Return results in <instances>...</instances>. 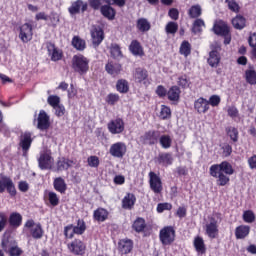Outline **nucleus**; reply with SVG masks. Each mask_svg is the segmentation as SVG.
<instances>
[{"mask_svg": "<svg viewBox=\"0 0 256 256\" xmlns=\"http://www.w3.org/2000/svg\"><path fill=\"white\" fill-rule=\"evenodd\" d=\"M19 38L22 43H29L33 39V25L30 23H25L20 26Z\"/></svg>", "mask_w": 256, "mask_h": 256, "instance_id": "9d476101", "label": "nucleus"}, {"mask_svg": "<svg viewBox=\"0 0 256 256\" xmlns=\"http://www.w3.org/2000/svg\"><path fill=\"white\" fill-rule=\"evenodd\" d=\"M87 163H88L89 167L97 168V167H99V157L90 156L87 159Z\"/></svg>", "mask_w": 256, "mask_h": 256, "instance_id": "052dcab7", "label": "nucleus"}, {"mask_svg": "<svg viewBox=\"0 0 256 256\" xmlns=\"http://www.w3.org/2000/svg\"><path fill=\"white\" fill-rule=\"evenodd\" d=\"M217 215L210 216L205 224L206 235L210 239H216L219 235V220Z\"/></svg>", "mask_w": 256, "mask_h": 256, "instance_id": "20e7f679", "label": "nucleus"}, {"mask_svg": "<svg viewBox=\"0 0 256 256\" xmlns=\"http://www.w3.org/2000/svg\"><path fill=\"white\" fill-rule=\"evenodd\" d=\"M179 29V25L176 22H168L165 31L170 35H175Z\"/></svg>", "mask_w": 256, "mask_h": 256, "instance_id": "8fccbe9b", "label": "nucleus"}, {"mask_svg": "<svg viewBox=\"0 0 256 256\" xmlns=\"http://www.w3.org/2000/svg\"><path fill=\"white\" fill-rule=\"evenodd\" d=\"M228 115L229 117H232V119H235V117H239V110L235 106H231L228 108Z\"/></svg>", "mask_w": 256, "mask_h": 256, "instance_id": "69168bd1", "label": "nucleus"}, {"mask_svg": "<svg viewBox=\"0 0 256 256\" xmlns=\"http://www.w3.org/2000/svg\"><path fill=\"white\" fill-rule=\"evenodd\" d=\"M136 27L141 33H146V31L151 29V23L147 18H140L137 20Z\"/></svg>", "mask_w": 256, "mask_h": 256, "instance_id": "7c9ffc66", "label": "nucleus"}, {"mask_svg": "<svg viewBox=\"0 0 256 256\" xmlns=\"http://www.w3.org/2000/svg\"><path fill=\"white\" fill-rule=\"evenodd\" d=\"M54 189L59 193H65V191H67V184L65 183V180L61 177L56 178L54 180Z\"/></svg>", "mask_w": 256, "mask_h": 256, "instance_id": "4c0bfd02", "label": "nucleus"}, {"mask_svg": "<svg viewBox=\"0 0 256 256\" xmlns=\"http://www.w3.org/2000/svg\"><path fill=\"white\" fill-rule=\"evenodd\" d=\"M133 229L136 230L137 233H141V231H144L146 224L145 219L143 218H137L133 223Z\"/></svg>", "mask_w": 256, "mask_h": 256, "instance_id": "c03bdc74", "label": "nucleus"}, {"mask_svg": "<svg viewBox=\"0 0 256 256\" xmlns=\"http://www.w3.org/2000/svg\"><path fill=\"white\" fill-rule=\"evenodd\" d=\"M145 145H155L159 141V132L158 131H149L141 137Z\"/></svg>", "mask_w": 256, "mask_h": 256, "instance_id": "412c9836", "label": "nucleus"}, {"mask_svg": "<svg viewBox=\"0 0 256 256\" xmlns=\"http://www.w3.org/2000/svg\"><path fill=\"white\" fill-rule=\"evenodd\" d=\"M211 51L209 53L208 65L210 67H218L221 61V56H219V52L221 51V44L219 42H214L211 45Z\"/></svg>", "mask_w": 256, "mask_h": 256, "instance_id": "423d86ee", "label": "nucleus"}, {"mask_svg": "<svg viewBox=\"0 0 256 256\" xmlns=\"http://www.w3.org/2000/svg\"><path fill=\"white\" fill-rule=\"evenodd\" d=\"M26 229H29L33 239H41L43 237V228L41 224L35 223L33 220H28L25 223Z\"/></svg>", "mask_w": 256, "mask_h": 256, "instance_id": "6e6552de", "label": "nucleus"}, {"mask_svg": "<svg viewBox=\"0 0 256 256\" xmlns=\"http://www.w3.org/2000/svg\"><path fill=\"white\" fill-rule=\"evenodd\" d=\"M175 237V228H173V226H165L159 232L160 243L164 247L173 245V243H175Z\"/></svg>", "mask_w": 256, "mask_h": 256, "instance_id": "7ed1b4c3", "label": "nucleus"}, {"mask_svg": "<svg viewBox=\"0 0 256 256\" xmlns=\"http://www.w3.org/2000/svg\"><path fill=\"white\" fill-rule=\"evenodd\" d=\"M105 69L109 75L117 77V75L122 71V66L119 63H108L106 64Z\"/></svg>", "mask_w": 256, "mask_h": 256, "instance_id": "bb28decb", "label": "nucleus"}, {"mask_svg": "<svg viewBox=\"0 0 256 256\" xmlns=\"http://www.w3.org/2000/svg\"><path fill=\"white\" fill-rule=\"evenodd\" d=\"M251 232V227L248 225H240L235 229V237L236 239H245V237L249 236Z\"/></svg>", "mask_w": 256, "mask_h": 256, "instance_id": "a878e982", "label": "nucleus"}, {"mask_svg": "<svg viewBox=\"0 0 256 256\" xmlns=\"http://www.w3.org/2000/svg\"><path fill=\"white\" fill-rule=\"evenodd\" d=\"M47 103L50 107H57L61 103V98L57 95H50L47 99Z\"/></svg>", "mask_w": 256, "mask_h": 256, "instance_id": "3c124183", "label": "nucleus"}, {"mask_svg": "<svg viewBox=\"0 0 256 256\" xmlns=\"http://www.w3.org/2000/svg\"><path fill=\"white\" fill-rule=\"evenodd\" d=\"M64 235L66 239H73V236L75 235V229L73 224H70L64 228Z\"/></svg>", "mask_w": 256, "mask_h": 256, "instance_id": "13d9d810", "label": "nucleus"}, {"mask_svg": "<svg viewBox=\"0 0 256 256\" xmlns=\"http://www.w3.org/2000/svg\"><path fill=\"white\" fill-rule=\"evenodd\" d=\"M116 89L119 93H127L129 91V82L127 80H118L116 84Z\"/></svg>", "mask_w": 256, "mask_h": 256, "instance_id": "37998d69", "label": "nucleus"}, {"mask_svg": "<svg viewBox=\"0 0 256 256\" xmlns=\"http://www.w3.org/2000/svg\"><path fill=\"white\" fill-rule=\"evenodd\" d=\"M31 143H33V139H31V133L26 132L22 134L20 140V147L23 150V157H27V151L31 148Z\"/></svg>", "mask_w": 256, "mask_h": 256, "instance_id": "dca6fc26", "label": "nucleus"}, {"mask_svg": "<svg viewBox=\"0 0 256 256\" xmlns=\"http://www.w3.org/2000/svg\"><path fill=\"white\" fill-rule=\"evenodd\" d=\"M6 225H7V216H5L3 213H0V232L5 229Z\"/></svg>", "mask_w": 256, "mask_h": 256, "instance_id": "338daca9", "label": "nucleus"}, {"mask_svg": "<svg viewBox=\"0 0 256 256\" xmlns=\"http://www.w3.org/2000/svg\"><path fill=\"white\" fill-rule=\"evenodd\" d=\"M159 117L161 119H169V117H171V109L165 105H162Z\"/></svg>", "mask_w": 256, "mask_h": 256, "instance_id": "4d7b16f0", "label": "nucleus"}, {"mask_svg": "<svg viewBox=\"0 0 256 256\" xmlns=\"http://www.w3.org/2000/svg\"><path fill=\"white\" fill-rule=\"evenodd\" d=\"M149 183L150 188L154 193H161V191H163V183L161 182V178L155 174V172L149 173Z\"/></svg>", "mask_w": 256, "mask_h": 256, "instance_id": "ddd939ff", "label": "nucleus"}, {"mask_svg": "<svg viewBox=\"0 0 256 256\" xmlns=\"http://www.w3.org/2000/svg\"><path fill=\"white\" fill-rule=\"evenodd\" d=\"M92 43L95 47H99L105 39L103 29L101 27L94 26L91 30Z\"/></svg>", "mask_w": 256, "mask_h": 256, "instance_id": "2eb2a0df", "label": "nucleus"}, {"mask_svg": "<svg viewBox=\"0 0 256 256\" xmlns=\"http://www.w3.org/2000/svg\"><path fill=\"white\" fill-rule=\"evenodd\" d=\"M107 104L108 105H115V103H117V101H119V95L117 94H109L107 96Z\"/></svg>", "mask_w": 256, "mask_h": 256, "instance_id": "e2e57ef3", "label": "nucleus"}, {"mask_svg": "<svg viewBox=\"0 0 256 256\" xmlns=\"http://www.w3.org/2000/svg\"><path fill=\"white\" fill-rule=\"evenodd\" d=\"M232 25L234 29H238L241 31L242 29H245L247 27V19L243 17L242 15H237L232 19Z\"/></svg>", "mask_w": 256, "mask_h": 256, "instance_id": "cd10ccee", "label": "nucleus"}, {"mask_svg": "<svg viewBox=\"0 0 256 256\" xmlns=\"http://www.w3.org/2000/svg\"><path fill=\"white\" fill-rule=\"evenodd\" d=\"M47 51H48L49 57H51V61H61V59H63V51L55 47V44L48 43Z\"/></svg>", "mask_w": 256, "mask_h": 256, "instance_id": "f3484780", "label": "nucleus"}, {"mask_svg": "<svg viewBox=\"0 0 256 256\" xmlns=\"http://www.w3.org/2000/svg\"><path fill=\"white\" fill-rule=\"evenodd\" d=\"M38 164L40 169H51V167H53V157H51V152H42L38 158Z\"/></svg>", "mask_w": 256, "mask_h": 256, "instance_id": "f8f14e48", "label": "nucleus"}, {"mask_svg": "<svg viewBox=\"0 0 256 256\" xmlns=\"http://www.w3.org/2000/svg\"><path fill=\"white\" fill-rule=\"evenodd\" d=\"M158 159L159 163H162L163 165H171V163H173L171 154H161Z\"/></svg>", "mask_w": 256, "mask_h": 256, "instance_id": "603ef678", "label": "nucleus"}, {"mask_svg": "<svg viewBox=\"0 0 256 256\" xmlns=\"http://www.w3.org/2000/svg\"><path fill=\"white\" fill-rule=\"evenodd\" d=\"M243 219L245 223H254L255 221V213L251 210H247L243 213Z\"/></svg>", "mask_w": 256, "mask_h": 256, "instance_id": "5fc2aeb1", "label": "nucleus"}, {"mask_svg": "<svg viewBox=\"0 0 256 256\" xmlns=\"http://www.w3.org/2000/svg\"><path fill=\"white\" fill-rule=\"evenodd\" d=\"M178 85L183 89H187L189 87V79L184 75L178 78Z\"/></svg>", "mask_w": 256, "mask_h": 256, "instance_id": "680f3d73", "label": "nucleus"}, {"mask_svg": "<svg viewBox=\"0 0 256 256\" xmlns=\"http://www.w3.org/2000/svg\"><path fill=\"white\" fill-rule=\"evenodd\" d=\"M213 31L216 35H227L229 33V26L223 21H219L213 26Z\"/></svg>", "mask_w": 256, "mask_h": 256, "instance_id": "b1692460", "label": "nucleus"}, {"mask_svg": "<svg viewBox=\"0 0 256 256\" xmlns=\"http://www.w3.org/2000/svg\"><path fill=\"white\" fill-rule=\"evenodd\" d=\"M173 209V205L171 203H160L157 205V212L163 213V211H171Z\"/></svg>", "mask_w": 256, "mask_h": 256, "instance_id": "bf43d9fd", "label": "nucleus"}, {"mask_svg": "<svg viewBox=\"0 0 256 256\" xmlns=\"http://www.w3.org/2000/svg\"><path fill=\"white\" fill-rule=\"evenodd\" d=\"M2 249L10 256H21L23 255V250L17 245V242H9L8 239H3L1 243Z\"/></svg>", "mask_w": 256, "mask_h": 256, "instance_id": "0eeeda50", "label": "nucleus"}, {"mask_svg": "<svg viewBox=\"0 0 256 256\" xmlns=\"http://www.w3.org/2000/svg\"><path fill=\"white\" fill-rule=\"evenodd\" d=\"M160 145L162 149H169L171 148V145L173 144V139H171V136L169 135H162L159 138Z\"/></svg>", "mask_w": 256, "mask_h": 256, "instance_id": "a19ab883", "label": "nucleus"}, {"mask_svg": "<svg viewBox=\"0 0 256 256\" xmlns=\"http://www.w3.org/2000/svg\"><path fill=\"white\" fill-rule=\"evenodd\" d=\"M125 153H127V145L123 142H116L110 147V155H112V157L121 159L125 157Z\"/></svg>", "mask_w": 256, "mask_h": 256, "instance_id": "9b49d317", "label": "nucleus"}, {"mask_svg": "<svg viewBox=\"0 0 256 256\" xmlns=\"http://www.w3.org/2000/svg\"><path fill=\"white\" fill-rule=\"evenodd\" d=\"M203 15V8L199 4L192 5L188 10L190 19H199Z\"/></svg>", "mask_w": 256, "mask_h": 256, "instance_id": "c85d7f7f", "label": "nucleus"}, {"mask_svg": "<svg viewBox=\"0 0 256 256\" xmlns=\"http://www.w3.org/2000/svg\"><path fill=\"white\" fill-rule=\"evenodd\" d=\"M72 69L80 75H85L89 71V59L81 54L74 55L72 58Z\"/></svg>", "mask_w": 256, "mask_h": 256, "instance_id": "f03ea898", "label": "nucleus"}, {"mask_svg": "<svg viewBox=\"0 0 256 256\" xmlns=\"http://www.w3.org/2000/svg\"><path fill=\"white\" fill-rule=\"evenodd\" d=\"M108 131L112 133V135H119V133H123L125 131V122H123V119L117 118L112 121H110L107 124Z\"/></svg>", "mask_w": 256, "mask_h": 256, "instance_id": "1a4fd4ad", "label": "nucleus"}, {"mask_svg": "<svg viewBox=\"0 0 256 256\" xmlns=\"http://www.w3.org/2000/svg\"><path fill=\"white\" fill-rule=\"evenodd\" d=\"M72 45H73L74 49H76L77 51H85V48L87 47L85 40L81 39V37H79V36L73 37Z\"/></svg>", "mask_w": 256, "mask_h": 256, "instance_id": "2f4dec72", "label": "nucleus"}, {"mask_svg": "<svg viewBox=\"0 0 256 256\" xmlns=\"http://www.w3.org/2000/svg\"><path fill=\"white\" fill-rule=\"evenodd\" d=\"M100 11L107 19H115V9L111 5H104L100 8Z\"/></svg>", "mask_w": 256, "mask_h": 256, "instance_id": "f704fd0d", "label": "nucleus"}, {"mask_svg": "<svg viewBox=\"0 0 256 256\" xmlns=\"http://www.w3.org/2000/svg\"><path fill=\"white\" fill-rule=\"evenodd\" d=\"M167 95H168V99L170 101H179V97L181 95V90L177 86H172L169 89Z\"/></svg>", "mask_w": 256, "mask_h": 256, "instance_id": "e433bc0d", "label": "nucleus"}, {"mask_svg": "<svg viewBox=\"0 0 256 256\" xmlns=\"http://www.w3.org/2000/svg\"><path fill=\"white\" fill-rule=\"evenodd\" d=\"M87 7H88L87 3H84L81 0H77L72 3V5L68 8V11H69L70 15H77L81 11H82V13H85V10L87 9Z\"/></svg>", "mask_w": 256, "mask_h": 256, "instance_id": "6ab92c4d", "label": "nucleus"}, {"mask_svg": "<svg viewBox=\"0 0 256 256\" xmlns=\"http://www.w3.org/2000/svg\"><path fill=\"white\" fill-rule=\"evenodd\" d=\"M135 201H137V198L135 197V194L128 193L123 199H122V208L123 209H133L135 205Z\"/></svg>", "mask_w": 256, "mask_h": 256, "instance_id": "393cba45", "label": "nucleus"}, {"mask_svg": "<svg viewBox=\"0 0 256 256\" xmlns=\"http://www.w3.org/2000/svg\"><path fill=\"white\" fill-rule=\"evenodd\" d=\"M74 162L69 159L61 158L57 162V169L58 171H67L69 167H73Z\"/></svg>", "mask_w": 256, "mask_h": 256, "instance_id": "72a5a7b5", "label": "nucleus"}, {"mask_svg": "<svg viewBox=\"0 0 256 256\" xmlns=\"http://www.w3.org/2000/svg\"><path fill=\"white\" fill-rule=\"evenodd\" d=\"M180 54L184 57H189L191 55V44L188 41H183L180 46Z\"/></svg>", "mask_w": 256, "mask_h": 256, "instance_id": "49530a36", "label": "nucleus"}, {"mask_svg": "<svg viewBox=\"0 0 256 256\" xmlns=\"http://www.w3.org/2000/svg\"><path fill=\"white\" fill-rule=\"evenodd\" d=\"M226 133L234 143H237V141H239V131L237 130V128L230 126L226 128Z\"/></svg>", "mask_w": 256, "mask_h": 256, "instance_id": "79ce46f5", "label": "nucleus"}, {"mask_svg": "<svg viewBox=\"0 0 256 256\" xmlns=\"http://www.w3.org/2000/svg\"><path fill=\"white\" fill-rule=\"evenodd\" d=\"M118 249L120 253H122V255H127V253H131V251L133 250V241L127 239L120 240L118 243Z\"/></svg>", "mask_w": 256, "mask_h": 256, "instance_id": "5701e85b", "label": "nucleus"}, {"mask_svg": "<svg viewBox=\"0 0 256 256\" xmlns=\"http://www.w3.org/2000/svg\"><path fill=\"white\" fill-rule=\"evenodd\" d=\"M227 4H228L230 11H233L234 13H239V4H237V2H235V0H230L227 2Z\"/></svg>", "mask_w": 256, "mask_h": 256, "instance_id": "0e129e2a", "label": "nucleus"}, {"mask_svg": "<svg viewBox=\"0 0 256 256\" xmlns=\"http://www.w3.org/2000/svg\"><path fill=\"white\" fill-rule=\"evenodd\" d=\"M209 173L211 177L217 179V185L220 187H225V185H227V183L230 181V178L227 175H233L235 170L233 169L231 163L223 161L220 164H213L210 166Z\"/></svg>", "mask_w": 256, "mask_h": 256, "instance_id": "f257e3e1", "label": "nucleus"}, {"mask_svg": "<svg viewBox=\"0 0 256 256\" xmlns=\"http://www.w3.org/2000/svg\"><path fill=\"white\" fill-rule=\"evenodd\" d=\"M194 109L198 113H207L209 111V100L201 97L194 102Z\"/></svg>", "mask_w": 256, "mask_h": 256, "instance_id": "4be33fe9", "label": "nucleus"}, {"mask_svg": "<svg viewBox=\"0 0 256 256\" xmlns=\"http://www.w3.org/2000/svg\"><path fill=\"white\" fill-rule=\"evenodd\" d=\"M85 229H87L85 221L79 219L77 225L74 226L75 235H83L85 233Z\"/></svg>", "mask_w": 256, "mask_h": 256, "instance_id": "09e8293b", "label": "nucleus"}, {"mask_svg": "<svg viewBox=\"0 0 256 256\" xmlns=\"http://www.w3.org/2000/svg\"><path fill=\"white\" fill-rule=\"evenodd\" d=\"M48 201L52 207H57L59 205V197L55 192H48Z\"/></svg>", "mask_w": 256, "mask_h": 256, "instance_id": "864d4df0", "label": "nucleus"}, {"mask_svg": "<svg viewBox=\"0 0 256 256\" xmlns=\"http://www.w3.org/2000/svg\"><path fill=\"white\" fill-rule=\"evenodd\" d=\"M68 249L74 255H83L85 253V244L81 240H74L71 244H68Z\"/></svg>", "mask_w": 256, "mask_h": 256, "instance_id": "aec40b11", "label": "nucleus"}, {"mask_svg": "<svg viewBox=\"0 0 256 256\" xmlns=\"http://www.w3.org/2000/svg\"><path fill=\"white\" fill-rule=\"evenodd\" d=\"M220 103H221V96L219 95H212L208 100V106L211 105V107H219Z\"/></svg>", "mask_w": 256, "mask_h": 256, "instance_id": "6e6d98bb", "label": "nucleus"}, {"mask_svg": "<svg viewBox=\"0 0 256 256\" xmlns=\"http://www.w3.org/2000/svg\"><path fill=\"white\" fill-rule=\"evenodd\" d=\"M245 77L249 85H256V72L255 70H246Z\"/></svg>", "mask_w": 256, "mask_h": 256, "instance_id": "de8ad7c7", "label": "nucleus"}, {"mask_svg": "<svg viewBox=\"0 0 256 256\" xmlns=\"http://www.w3.org/2000/svg\"><path fill=\"white\" fill-rule=\"evenodd\" d=\"M194 247L197 253H200L201 255L207 251V248H205V241L199 236L194 239Z\"/></svg>", "mask_w": 256, "mask_h": 256, "instance_id": "c9c22d12", "label": "nucleus"}, {"mask_svg": "<svg viewBox=\"0 0 256 256\" xmlns=\"http://www.w3.org/2000/svg\"><path fill=\"white\" fill-rule=\"evenodd\" d=\"M110 53H111V56L114 59H121V57H123V53L121 52V48L117 44H112L111 45Z\"/></svg>", "mask_w": 256, "mask_h": 256, "instance_id": "a18cd8bd", "label": "nucleus"}, {"mask_svg": "<svg viewBox=\"0 0 256 256\" xmlns=\"http://www.w3.org/2000/svg\"><path fill=\"white\" fill-rule=\"evenodd\" d=\"M23 221V217L19 213H12L9 218L11 227H19Z\"/></svg>", "mask_w": 256, "mask_h": 256, "instance_id": "58836bf2", "label": "nucleus"}, {"mask_svg": "<svg viewBox=\"0 0 256 256\" xmlns=\"http://www.w3.org/2000/svg\"><path fill=\"white\" fill-rule=\"evenodd\" d=\"M248 43L250 47L255 48L256 47V32L250 33V36L248 38Z\"/></svg>", "mask_w": 256, "mask_h": 256, "instance_id": "774afa93", "label": "nucleus"}, {"mask_svg": "<svg viewBox=\"0 0 256 256\" xmlns=\"http://www.w3.org/2000/svg\"><path fill=\"white\" fill-rule=\"evenodd\" d=\"M133 77L136 83H143V85H147L149 73L143 68H136L133 73Z\"/></svg>", "mask_w": 256, "mask_h": 256, "instance_id": "a211bd4d", "label": "nucleus"}, {"mask_svg": "<svg viewBox=\"0 0 256 256\" xmlns=\"http://www.w3.org/2000/svg\"><path fill=\"white\" fill-rule=\"evenodd\" d=\"M5 189L11 197H15L17 195V189L15 188V183L8 176H0V193H5Z\"/></svg>", "mask_w": 256, "mask_h": 256, "instance_id": "39448f33", "label": "nucleus"}, {"mask_svg": "<svg viewBox=\"0 0 256 256\" xmlns=\"http://www.w3.org/2000/svg\"><path fill=\"white\" fill-rule=\"evenodd\" d=\"M94 219L95 221H100L103 223V221H107V217H109V212L105 208H98L94 211Z\"/></svg>", "mask_w": 256, "mask_h": 256, "instance_id": "c756f323", "label": "nucleus"}, {"mask_svg": "<svg viewBox=\"0 0 256 256\" xmlns=\"http://www.w3.org/2000/svg\"><path fill=\"white\" fill-rule=\"evenodd\" d=\"M129 49L132 54L142 57L143 47H141V44L137 40L131 42Z\"/></svg>", "mask_w": 256, "mask_h": 256, "instance_id": "473e14b6", "label": "nucleus"}, {"mask_svg": "<svg viewBox=\"0 0 256 256\" xmlns=\"http://www.w3.org/2000/svg\"><path fill=\"white\" fill-rule=\"evenodd\" d=\"M51 126V122L49 121V115L45 110H41L38 114L37 118V127L40 131H47V129Z\"/></svg>", "mask_w": 256, "mask_h": 256, "instance_id": "4468645a", "label": "nucleus"}, {"mask_svg": "<svg viewBox=\"0 0 256 256\" xmlns=\"http://www.w3.org/2000/svg\"><path fill=\"white\" fill-rule=\"evenodd\" d=\"M203 27H205V21L201 18H197L193 22L192 33H201L203 31Z\"/></svg>", "mask_w": 256, "mask_h": 256, "instance_id": "ea45409f", "label": "nucleus"}]
</instances>
